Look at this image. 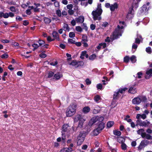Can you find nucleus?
<instances>
[{"instance_id":"37","label":"nucleus","mask_w":152,"mask_h":152,"mask_svg":"<svg viewBox=\"0 0 152 152\" xmlns=\"http://www.w3.org/2000/svg\"><path fill=\"white\" fill-rule=\"evenodd\" d=\"M100 99V97L99 95H97L94 97V99L96 102H98Z\"/></svg>"},{"instance_id":"16","label":"nucleus","mask_w":152,"mask_h":152,"mask_svg":"<svg viewBox=\"0 0 152 152\" xmlns=\"http://www.w3.org/2000/svg\"><path fill=\"white\" fill-rule=\"evenodd\" d=\"M94 118H95V121H96V122L98 121L99 122H102L104 119L103 117L99 116H98L96 117H94Z\"/></svg>"},{"instance_id":"2","label":"nucleus","mask_w":152,"mask_h":152,"mask_svg":"<svg viewBox=\"0 0 152 152\" xmlns=\"http://www.w3.org/2000/svg\"><path fill=\"white\" fill-rule=\"evenodd\" d=\"M76 108V106L75 104H71L66 110V116L68 117H71L74 115L75 113Z\"/></svg>"},{"instance_id":"7","label":"nucleus","mask_w":152,"mask_h":152,"mask_svg":"<svg viewBox=\"0 0 152 152\" xmlns=\"http://www.w3.org/2000/svg\"><path fill=\"white\" fill-rule=\"evenodd\" d=\"M141 136L143 138H145L147 140H152V136L144 132L141 134Z\"/></svg>"},{"instance_id":"8","label":"nucleus","mask_w":152,"mask_h":152,"mask_svg":"<svg viewBox=\"0 0 152 152\" xmlns=\"http://www.w3.org/2000/svg\"><path fill=\"white\" fill-rule=\"evenodd\" d=\"M132 103L134 104H138L141 102L140 97H138L134 98L132 101Z\"/></svg>"},{"instance_id":"59","label":"nucleus","mask_w":152,"mask_h":152,"mask_svg":"<svg viewBox=\"0 0 152 152\" xmlns=\"http://www.w3.org/2000/svg\"><path fill=\"white\" fill-rule=\"evenodd\" d=\"M67 7L69 10L71 9L73 7V5L72 4H68L67 6Z\"/></svg>"},{"instance_id":"14","label":"nucleus","mask_w":152,"mask_h":152,"mask_svg":"<svg viewBox=\"0 0 152 152\" xmlns=\"http://www.w3.org/2000/svg\"><path fill=\"white\" fill-rule=\"evenodd\" d=\"M86 133L85 132H80V134L79 136H78V137H79V138H83L84 139V138H85L86 136Z\"/></svg>"},{"instance_id":"10","label":"nucleus","mask_w":152,"mask_h":152,"mask_svg":"<svg viewBox=\"0 0 152 152\" xmlns=\"http://www.w3.org/2000/svg\"><path fill=\"white\" fill-rule=\"evenodd\" d=\"M69 126L68 124H64L62 128V133L63 135L65 132H66L68 129Z\"/></svg>"},{"instance_id":"49","label":"nucleus","mask_w":152,"mask_h":152,"mask_svg":"<svg viewBox=\"0 0 152 152\" xmlns=\"http://www.w3.org/2000/svg\"><path fill=\"white\" fill-rule=\"evenodd\" d=\"M76 30L77 31L79 32L81 31H82L81 28L79 26L76 27Z\"/></svg>"},{"instance_id":"27","label":"nucleus","mask_w":152,"mask_h":152,"mask_svg":"<svg viewBox=\"0 0 152 152\" xmlns=\"http://www.w3.org/2000/svg\"><path fill=\"white\" fill-rule=\"evenodd\" d=\"M44 20L45 23L47 24H49L51 21V20L46 17H45L44 18Z\"/></svg>"},{"instance_id":"24","label":"nucleus","mask_w":152,"mask_h":152,"mask_svg":"<svg viewBox=\"0 0 152 152\" xmlns=\"http://www.w3.org/2000/svg\"><path fill=\"white\" fill-rule=\"evenodd\" d=\"M101 132V131L96 128L93 131V134L94 135H97Z\"/></svg>"},{"instance_id":"43","label":"nucleus","mask_w":152,"mask_h":152,"mask_svg":"<svg viewBox=\"0 0 152 152\" xmlns=\"http://www.w3.org/2000/svg\"><path fill=\"white\" fill-rule=\"evenodd\" d=\"M124 61L126 63H128L129 59V57L128 56H126L124 58Z\"/></svg>"},{"instance_id":"40","label":"nucleus","mask_w":152,"mask_h":152,"mask_svg":"<svg viewBox=\"0 0 152 152\" xmlns=\"http://www.w3.org/2000/svg\"><path fill=\"white\" fill-rule=\"evenodd\" d=\"M75 34L74 32H70L69 33V36L70 38L74 37H75Z\"/></svg>"},{"instance_id":"48","label":"nucleus","mask_w":152,"mask_h":152,"mask_svg":"<svg viewBox=\"0 0 152 152\" xmlns=\"http://www.w3.org/2000/svg\"><path fill=\"white\" fill-rule=\"evenodd\" d=\"M56 13L59 17H61V12L60 10H57L56 11Z\"/></svg>"},{"instance_id":"32","label":"nucleus","mask_w":152,"mask_h":152,"mask_svg":"<svg viewBox=\"0 0 152 152\" xmlns=\"http://www.w3.org/2000/svg\"><path fill=\"white\" fill-rule=\"evenodd\" d=\"M86 51L82 52L81 55L80 56V58L82 59L84 58V56H85V55H86Z\"/></svg>"},{"instance_id":"28","label":"nucleus","mask_w":152,"mask_h":152,"mask_svg":"<svg viewBox=\"0 0 152 152\" xmlns=\"http://www.w3.org/2000/svg\"><path fill=\"white\" fill-rule=\"evenodd\" d=\"M117 140L119 143H123L124 141V139L122 137H118Z\"/></svg>"},{"instance_id":"47","label":"nucleus","mask_w":152,"mask_h":152,"mask_svg":"<svg viewBox=\"0 0 152 152\" xmlns=\"http://www.w3.org/2000/svg\"><path fill=\"white\" fill-rule=\"evenodd\" d=\"M84 122H79L77 128H81L83 127V123Z\"/></svg>"},{"instance_id":"15","label":"nucleus","mask_w":152,"mask_h":152,"mask_svg":"<svg viewBox=\"0 0 152 152\" xmlns=\"http://www.w3.org/2000/svg\"><path fill=\"white\" fill-rule=\"evenodd\" d=\"M118 7V4L116 3H115L114 4H111L110 6V10L112 11H114L115 9Z\"/></svg>"},{"instance_id":"13","label":"nucleus","mask_w":152,"mask_h":152,"mask_svg":"<svg viewBox=\"0 0 152 152\" xmlns=\"http://www.w3.org/2000/svg\"><path fill=\"white\" fill-rule=\"evenodd\" d=\"M62 75L60 73L58 72L55 74L54 76V79L56 80L59 79L61 77H62Z\"/></svg>"},{"instance_id":"51","label":"nucleus","mask_w":152,"mask_h":152,"mask_svg":"<svg viewBox=\"0 0 152 152\" xmlns=\"http://www.w3.org/2000/svg\"><path fill=\"white\" fill-rule=\"evenodd\" d=\"M127 88H124L123 89H122L121 90H120L118 91H119V93H120L121 94H122L123 92V91H125L127 90Z\"/></svg>"},{"instance_id":"57","label":"nucleus","mask_w":152,"mask_h":152,"mask_svg":"<svg viewBox=\"0 0 152 152\" xmlns=\"http://www.w3.org/2000/svg\"><path fill=\"white\" fill-rule=\"evenodd\" d=\"M39 56L42 58H45L46 56V55L45 53H41L39 55Z\"/></svg>"},{"instance_id":"29","label":"nucleus","mask_w":152,"mask_h":152,"mask_svg":"<svg viewBox=\"0 0 152 152\" xmlns=\"http://www.w3.org/2000/svg\"><path fill=\"white\" fill-rule=\"evenodd\" d=\"M138 116H140V117L143 119H145L146 117V115L145 114H143L142 115H141L140 114H138L136 116V118L137 119H139Z\"/></svg>"},{"instance_id":"45","label":"nucleus","mask_w":152,"mask_h":152,"mask_svg":"<svg viewBox=\"0 0 152 152\" xmlns=\"http://www.w3.org/2000/svg\"><path fill=\"white\" fill-rule=\"evenodd\" d=\"M83 39L82 40V41H84V42H87V37L86 35H83L82 37Z\"/></svg>"},{"instance_id":"3","label":"nucleus","mask_w":152,"mask_h":152,"mask_svg":"<svg viewBox=\"0 0 152 152\" xmlns=\"http://www.w3.org/2000/svg\"><path fill=\"white\" fill-rule=\"evenodd\" d=\"M118 28L115 30L113 34L110 36V39L112 40L118 38V36L121 35V30L120 29L121 27L119 26H118Z\"/></svg>"},{"instance_id":"22","label":"nucleus","mask_w":152,"mask_h":152,"mask_svg":"<svg viewBox=\"0 0 152 152\" xmlns=\"http://www.w3.org/2000/svg\"><path fill=\"white\" fill-rule=\"evenodd\" d=\"M63 28L64 30L65 31H69V28L68 25L66 23H64Z\"/></svg>"},{"instance_id":"26","label":"nucleus","mask_w":152,"mask_h":152,"mask_svg":"<svg viewBox=\"0 0 152 152\" xmlns=\"http://www.w3.org/2000/svg\"><path fill=\"white\" fill-rule=\"evenodd\" d=\"M84 139L83 138H80L77 137V143L78 145H80L81 143L83 141Z\"/></svg>"},{"instance_id":"19","label":"nucleus","mask_w":152,"mask_h":152,"mask_svg":"<svg viewBox=\"0 0 152 152\" xmlns=\"http://www.w3.org/2000/svg\"><path fill=\"white\" fill-rule=\"evenodd\" d=\"M150 124V122L146 120L145 121H142L141 126H144L145 127H147Z\"/></svg>"},{"instance_id":"1","label":"nucleus","mask_w":152,"mask_h":152,"mask_svg":"<svg viewBox=\"0 0 152 152\" xmlns=\"http://www.w3.org/2000/svg\"><path fill=\"white\" fill-rule=\"evenodd\" d=\"M101 4H99L97 8L95 10L93 11L92 12V15L93 16V18L94 20H100L101 19V15L102 12L101 9Z\"/></svg>"},{"instance_id":"42","label":"nucleus","mask_w":152,"mask_h":152,"mask_svg":"<svg viewBox=\"0 0 152 152\" xmlns=\"http://www.w3.org/2000/svg\"><path fill=\"white\" fill-rule=\"evenodd\" d=\"M54 73L52 71L49 72L48 74V78H50L53 76Z\"/></svg>"},{"instance_id":"5","label":"nucleus","mask_w":152,"mask_h":152,"mask_svg":"<svg viewBox=\"0 0 152 152\" xmlns=\"http://www.w3.org/2000/svg\"><path fill=\"white\" fill-rule=\"evenodd\" d=\"M75 120L76 121H79V122H84L85 120L84 118L83 117L80 115H76L75 117Z\"/></svg>"},{"instance_id":"33","label":"nucleus","mask_w":152,"mask_h":152,"mask_svg":"<svg viewBox=\"0 0 152 152\" xmlns=\"http://www.w3.org/2000/svg\"><path fill=\"white\" fill-rule=\"evenodd\" d=\"M140 99L141 102H145L147 100V98L145 96H140Z\"/></svg>"},{"instance_id":"54","label":"nucleus","mask_w":152,"mask_h":152,"mask_svg":"<svg viewBox=\"0 0 152 152\" xmlns=\"http://www.w3.org/2000/svg\"><path fill=\"white\" fill-rule=\"evenodd\" d=\"M68 12L69 15H72L74 14V11L71 9H69L68 10Z\"/></svg>"},{"instance_id":"9","label":"nucleus","mask_w":152,"mask_h":152,"mask_svg":"<svg viewBox=\"0 0 152 152\" xmlns=\"http://www.w3.org/2000/svg\"><path fill=\"white\" fill-rule=\"evenodd\" d=\"M135 85H133L130 87L129 90V93L134 94L137 92V90L135 88Z\"/></svg>"},{"instance_id":"34","label":"nucleus","mask_w":152,"mask_h":152,"mask_svg":"<svg viewBox=\"0 0 152 152\" xmlns=\"http://www.w3.org/2000/svg\"><path fill=\"white\" fill-rule=\"evenodd\" d=\"M113 133L114 135L118 136H120L121 135V133L120 131H114Z\"/></svg>"},{"instance_id":"63","label":"nucleus","mask_w":152,"mask_h":152,"mask_svg":"<svg viewBox=\"0 0 152 152\" xmlns=\"http://www.w3.org/2000/svg\"><path fill=\"white\" fill-rule=\"evenodd\" d=\"M76 20H72L71 21V24H72V25L73 26H74L75 25V24H76Z\"/></svg>"},{"instance_id":"44","label":"nucleus","mask_w":152,"mask_h":152,"mask_svg":"<svg viewBox=\"0 0 152 152\" xmlns=\"http://www.w3.org/2000/svg\"><path fill=\"white\" fill-rule=\"evenodd\" d=\"M144 130L143 129H140L137 131V133L139 134H141L142 133H143Z\"/></svg>"},{"instance_id":"17","label":"nucleus","mask_w":152,"mask_h":152,"mask_svg":"<svg viewBox=\"0 0 152 152\" xmlns=\"http://www.w3.org/2000/svg\"><path fill=\"white\" fill-rule=\"evenodd\" d=\"M52 34L53 37H54L55 39L58 40H59V35L56 31H53L52 33Z\"/></svg>"},{"instance_id":"62","label":"nucleus","mask_w":152,"mask_h":152,"mask_svg":"<svg viewBox=\"0 0 152 152\" xmlns=\"http://www.w3.org/2000/svg\"><path fill=\"white\" fill-rule=\"evenodd\" d=\"M128 14H131L132 15H133L134 14V11L133 8H132L130 9L129 12Z\"/></svg>"},{"instance_id":"30","label":"nucleus","mask_w":152,"mask_h":152,"mask_svg":"<svg viewBox=\"0 0 152 152\" xmlns=\"http://www.w3.org/2000/svg\"><path fill=\"white\" fill-rule=\"evenodd\" d=\"M136 57L134 56H132L130 58L131 61L133 63H135L136 61Z\"/></svg>"},{"instance_id":"4","label":"nucleus","mask_w":152,"mask_h":152,"mask_svg":"<svg viewBox=\"0 0 152 152\" xmlns=\"http://www.w3.org/2000/svg\"><path fill=\"white\" fill-rule=\"evenodd\" d=\"M149 143V141L146 140L142 141L140 145L138 147V149L139 150H141L143 148L146 146Z\"/></svg>"},{"instance_id":"60","label":"nucleus","mask_w":152,"mask_h":152,"mask_svg":"<svg viewBox=\"0 0 152 152\" xmlns=\"http://www.w3.org/2000/svg\"><path fill=\"white\" fill-rule=\"evenodd\" d=\"M86 81V84L88 85L90 84L91 83V81L88 79H87Z\"/></svg>"},{"instance_id":"20","label":"nucleus","mask_w":152,"mask_h":152,"mask_svg":"<svg viewBox=\"0 0 152 152\" xmlns=\"http://www.w3.org/2000/svg\"><path fill=\"white\" fill-rule=\"evenodd\" d=\"M69 64L75 66L76 68L78 67V65H77L78 63L75 60H73L71 63H69Z\"/></svg>"},{"instance_id":"41","label":"nucleus","mask_w":152,"mask_h":152,"mask_svg":"<svg viewBox=\"0 0 152 152\" xmlns=\"http://www.w3.org/2000/svg\"><path fill=\"white\" fill-rule=\"evenodd\" d=\"M146 51L147 52L151 53V49L150 47H148L146 48Z\"/></svg>"},{"instance_id":"64","label":"nucleus","mask_w":152,"mask_h":152,"mask_svg":"<svg viewBox=\"0 0 152 152\" xmlns=\"http://www.w3.org/2000/svg\"><path fill=\"white\" fill-rule=\"evenodd\" d=\"M146 132L148 134H151L152 133V130L149 129H148L146 131Z\"/></svg>"},{"instance_id":"58","label":"nucleus","mask_w":152,"mask_h":152,"mask_svg":"<svg viewBox=\"0 0 152 152\" xmlns=\"http://www.w3.org/2000/svg\"><path fill=\"white\" fill-rule=\"evenodd\" d=\"M97 88L98 89H101L102 88V85L101 84H98L97 85Z\"/></svg>"},{"instance_id":"31","label":"nucleus","mask_w":152,"mask_h":152,"mask_svg":"<svg viewBox=\"0 0 152 152\" xmlns=\"http://www.w3.org/2000/svg\"><path fill=\"white\" fill-rule=\"evenodd\" d=\"M114 124V122L113 121L108 122L107 124V127L108 128L111 127Z\"/></svg>"},{"instance_id":"50","label":"nucleus","mask_w":152,"mask_h":152,"mask_svg":"<svg viewBox=\"0 0 152 152\" xmlns=\"http://www.w3.org/2000/svg\"><path fill=\"white\" fill-rule=\"evenodd\" d=\"M121 147L123 150H125L126 149V146L124 143H122L121 145Z\"/></svg>"},{"instance_id":"21","label":"nucleus","mask_w":152,"mask_h":152,"mask_svg":"<svg viewBox=\"0 0 152 152\" xmlns=\"http://www.w3.org/2000/svg\"><path fill=\"white\" fill-rule=\"evenodd\" d=\"M95 122H96V121H95V118L93 117L89 121L88 125L89 126H91Z\"/></svg>"},{"instance_id":"25","label":"nucleus","mask_w":152,"mask_h":152,"mask_svg":"<svg viewBox=\"0 0 152 152\" xmlns=\"http://www.w3.org/2000/svg\"><path fill=\"white\" fill-rule=\"evenodd\" d=\"M119 91H118L116 92H115L114 94L113 99H117L119 98Z\"/></svg>"},{"instance_id":"36","label":"nucleus","mask_w":152,"mask_h":152,"mask_svg":"<svg viewBox=\"0 0 152 152\" xmlns=\"http://www.w3.org/2000/svg\"><path fill=\"white\" fill-rule=\"evenodd\" d=\"M136 122L137 123V124L136 125V126H137L138 125L141 126L142 124V121L141 120L139 119L137 120Z\"/></svg>"},{"instance_id":"11","label":"nucleus","mask_w":152,"mask_h":152,"mask_svg":"<svg viewBox=\"0 0 152 152\" xmlns=\"http://www.w3.org/2000/svg\"><path fill=\"white\" fill-rule=\"evenodd\" d=\"M84 19V17L82 16H80L78 18H75V20L77 23H82L83 22Z\"/></svg>"},{"instance_id":"23","label":"nucleus","mask_w":152,"mask_h":152,"mask_svg":"<svg viewBox=\"0 0 152 152\" xmlns=\"http://www.w3.org/2000/svg\"><path fill=\"white\" fill-rule=\"evenodd\" d=\"M72 150L71 148H64L63 150H61V152H71Z\"/></svg>"},{"instance_id":"52","label":"nucleus","mask_w":152,"mask_h":152,"mask_svg":"<svg viewBox=\"0 0 152 152\" xmlns=\"http://www.w3.org/2000/svg\"><path fill=\"white\" fill-rule=\"evenodd\" d=\"M68 41L69 42L71 43L72 44H75V41L72 39H68Z\"/></svg>"},{"instance_id":"6","label":"nucleus","mask_w":152,"mask_h":152,"mask_svg":"<svg viewBox=\"0 0 152 152\" xmlns=\"http://www.w3.org/2000/svg\"><path fill=\"white\" fill-rule=\"evenodd\" d=\"M152 76V69H148L146 72L145 78L148 79Z\"/></svg>"},{"instance_id":"53","label":"nucleus","mask_w":152,"mask_h":152,"mask_svg":"<svg viewBox=\"0 0 152 152\" xmlns=\"http://www.w3.org/2000/svg\"><path fill=\"white\" fill-rule=\"evenodd\" d=\"M10 9L11 11H12V12H15L16 11L15 7H14V6L11 7L10 8Z\"/></svg>"},{"instance_id":"46","label":"nucleus","mask_w":152,"mask_h":152,"mask_svg":"<svg viewBox=\"0 0 152 152\" xmlns=\"http://www.w3.org/2000/svg\"><path fill=\"white\" fill-rule=\"evenodd\" d=\"M108 23L106 22L103 23L101 25V26L102 27H105L108 25Z\"/></svg>"},{"instance_id":"61","label":"nucleus","mask_w":152,"mask_h":152,"mask_svg":"<svg viewBox=\"0 0 152 152\" xmlns=\"http://www.w3.org/2000/svg\"><path fill=\"white\" fill-rule=\"evenodd\" d=\"M96 26L95 25L93 24H92L91 25L90 27L91 30H94L95 29Z\"/></svg>"},{"instance_id":"56","label":"nucleus","mask_w":152,"mask_h":152,"mask_svg":"<svg viewBox=\"0 0 152 152\" xmlns=\"http://www.w3.org/2000/svg\"><path fill=\"white\" fill-rule=\"evenodd\" d=\"M3 17L4 18H7L9 17L8 13H6L4 14L3 13Z\"/></svg>"},{"instance_id":"12","label":"nucleus","mask_w":152,"mask_h":152,"mask_svg":"<svg viewBox=\"0 0 152 152\" xmlns=\"http://www.w3.org/2000/svg\"><path fill=\"white\" fill-rule=\"evenodd\" d=\"M104 127V124L103 122H101L98 126L97 128L101 131Z\"/></svg>"},{"instance_id":"39","label":"nucleus","mask_w":152,"mask_h":152,"mask_svg":"<svg viewBox=\"0 0 152 152\" xmlns=\"http://www.w3.org/2000/svg\"><path fill=\"white\" fill-rule=\"evenodd\" d=\"M32 46L34 48L33 50H35L37 49L39 47V46L38 45L35 43L33 44Z\"/></svg>"},{"instance_id":"55","label":"nucleus","mask_w":152,"mask_h":152,"mask_svg":"<svg viewBox=\"0 0 152 152\" xmlns=\"http://www.w3.org/2000/svg\"><path fill=\"white\" fill-rule=\"evenodd\" d=\"M96 57V56L95 54H93L90 56L89 58L90 60H92L94 59Z\"/></svg>"},{"instance_id":"18","label":"nucleus","mask_w":152,"mask_h":152,"mask_svg":"<svg viewBox=\"0 0 152 152\" xmlns=\"http://www.w3.org/2000/svg\"><path fill=\"white\" fill-rule=\"evenodd\" d=\"M90 109L89 107L86 106L84 107L83 109V111L84 113H86L89 112Z\"/></svg>"},{"instance_id":"35","label":"nucleus","mask_w":152,"mask_h":152,"mask_svg":"<svg viewBox=\"0 0 152 152\" xmlns=\"http://www.w3.org/2000/svg\"><path fill=\"white\" fill-rule=\"evenodd\" d=\"M38 42L40 46H41L42 45H44L45 43V42L44 41L41 40L40 39L39 40Z\"/></svg>"},{"instance_id":"38","label":"nucleus","mask_w":152,"mask_h":152,"mask_svg":"<svg viewBox=\"0 0 152 152\" xmlns=\"http://www.w3.org/2000/svg\"><path fill=\"white\" fill-rule=\"evenodd\" d=\"M8 57V55L6 54H4L1 56V57L2 58H6Z\"/></svg>"}]
</instances>
